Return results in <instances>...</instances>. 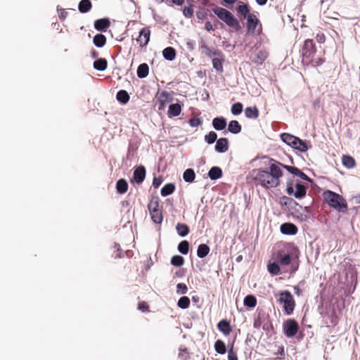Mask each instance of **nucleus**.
Masks as SVG:
<instances>
[{
    "instance_id": "4d7b16f0",
    "label": "nucleus",
    "mask_w": 360,
    "mask_h": 360,
    "mask_svg": "<svg viewBox=\"0 0 360 360\" xmlns=\"http://www.w3.org/2000/svg\"><path fill=\"white\" fill-rule=\"evenodd\" d=\"M196 16L199 20H203L207 18V13L205 11H198L196 13Z\"/></svg>"
},
{
    "instance_id": "bb28decb",
    "label": "nucleus",
    "mask_w": 360,
    "mask_h": 360,
    "mask_svg": "<svg viewBox=\"0 0 360 360\" xmlns=\"http://www.w3.org/2000/svg\"><path fill=\"white\" fill-rule=\"evenodd\" d=\"M108 66V62L105 58H98L94 62V68L98 71H104Z\"/></svg>"
},
{
    "instance_id": "2f4dec72",
    "label": "nucleus",
    "mask_w": 360,
    "mask_h": 360,
    "mask_svg": "<svg viewBox=\"0 0 360 360\" xmlns=\"http://www.w3.org/2000/svg\"><path fill=\"white\" fill-rule=\"evenodd\" d=\"M93 41L96 46L101 48L106 43V37L102 34H97L94 36Z\"/></svg>"
},
{
    "instance_id": "f257e3e1",
    "label": "nucleus",
    "mask_w": 360,
    "mask_h": 360,
    "mask_svg": "<svg viewBox=\"0 0 360 360\" xmlns=\"http://www.w3.org/2000/svg\"><path fill=\"white\" fill-rule=\"evenodd\" d=\"M281 164L271 159L269 167V171L262 169L254 170L252 175L256 184L260 185L266 189L278 186L280 179L283 176Z\"/></svg>"
},
{
    "instance_id": "e2e57ef3",
    "label": "nucleus",
    "mask_w": 360,
    "mask_h": 360,
    "mask_svg": "<svg viewBox=\"0 0 360 360\" xmlns=\"http://www.w3.org/2000/svg\"><path fill=\"white\" fill-rule=\"evenodd\" d=\"M205 28L207 31H212L214 30V27L210 22H206L205 25Z\"/></svg>"
},
{
    "instance_id": "680f3d73",
    "label": "nucleus",
    "mask_w": 360,
    "mask_h": 360,
    "mask_svg": "<svg viewBox=\"0 0 360 360\" xmlns=\"http://www.w3.org/2000/svg\"><path fill=\"white\" fill-rule=\"evenodd\" d=\"M282 200L285 205H291L292 203H295V201L292 198L284 196Z\"/></svg>"
},
{
    "instance_id": "4be33fe9",
    "label": "nucleus",
    "mask_w": 360,
    "mask_h": 360,
    "mask_svg": "<svg viewBox=\"0 0 360 360\" xmlns=\"http://www.w3.org/2000/svg\"><path fill=\"white\" fill-rule=\"evenodd\" d=\"M162 56L165 60L172 61L176 57V51L173 47H167L162 51Z\"/></svg>"
},
{
    "instance_id": "1a4fd4ad",
    "label": "nucleus",
    "mask_w": 360,
    "mask_h": 360,
    "mask_svg": "<svg viewBox=\"0 0 360 360\" xmlns=\"http://www.w3.org/2000/svg\"><path fill=\"white\" fill-rule=\"evenodd\" d=\"M150 31L148 27H143L141 30L136 41L140 43L141 46H146L150 40Z\"/></svg>"
},
{
    "instance_id": "20e7f679",
    "label": "nucleus",
    "mask_w": 360,
    "mask_h": 360,
    "mask_svg": "<svg viewBox=\"0 0 360 360\" xmlns=\"http://www.w3.org/2000/svg\"><path fill=\"white\" fill-rule=\"evenodd\" d=\"M278 301L283 304L284 311L288 315L292 313L295 304L294 298L289 291L284 290L281 292L279 295Z\"/></svg>"
},
{
    "instance_id": "c85d7f7f",
    "label": "nucleus",
    "mask_w": 360,
    "mask_h": 360,
    "mask_svg": "<svg viewBox=\"0 0 360 360\" xmlns=\"http://www.w3.org/2000/svg\"><path fill=\"white\" fill-rule=\"evenodd\" d=\"M176 230L181 237H185L189 233V227L185 224L178 223L176 225Z\"/></svg>"
},
{
    "instance_id": "393cba45",
    "label": "nucleus",
    "mask_w": 360,
    "mask_h": 360,
    "mask_svg": "<svg viewBox=\"0 0 360 360\" xmlns=\"http://www.w3.org/2000/svg\"><path fill=\"white\" fill-rule=\"evenodd\" d=\"M117 192L120 194H124L127 191L128 183L124 179H119L116 183Z\"/></svg>"
},
{
    "instance_id": "58836bf2",
    "label": "nucleus",
    "mask_w": 360,
    "mask_h": 360,
    "mask_svg": "<svg viewBox=\"0 0 360 360\" xmlns=\"http://www.w3.org/2000/svg\"><path fill=\"white\" fill-rule=\"evenodd\" d=\"M190 305V299L186 296L181 297L177 302V306L181 309H187Z\"/></svg>"
},
{
    "instance_id": "5701e85b",
    "label": "nucleus",
    "mask_w": 360,
    "mask_h": 360,
    "mask_svg": "<svg viewBox=\"0 0 360 360\" xmlns=\"http://www.w3.org/2000/svg\"><path fill=\"white\" fill-rule=\"evenodd\" d=\"M241 125L237 120H231L228 125V131L233 134H237L241 131Z\"/></svg>"
},
{
    "instance_id": "7ed1b4c3",
    "label": "nucleus",
    "mask_w": 360,
    "mask_h": 360,
    "mask_svg": "<svg viewBox=\"0 0 360 360\" xmlns=\"http://www.w3.org/2000/svg\"><path fill=\"white\" fill-rule=\"evenodd\" d=\"M212 11L222 21H224L228 26L238 30L240 28V24L238 20L234 17V15L228 10L215 6Z\"/></svg>"
},
{
    "instance_id": "a878e982",
    "label": "nucleus",
    "mask_w": 360,
    "mask_h": 360,
    "mask_svg": "<svg viewBox=\"0 0 360 360\" xmlns=\"http://www.w3.org/2000/svg\"><path fill=\"white\" fill-rule=\"evenodd\" d=\"M92 4L90 0H82L79 3L78 10L82 13H86L90 11Z\"/></svg>"
},
{
    "instance_id": "4468645a",
    "label": "nucleus",
    "mask_w": 360,
    "mask_h": 360,
    "mask_svg": "<svg viewBox=\"0 0 360 360\" xmlns=\"http://www.w3.org/2000/svg\"><path fill=\"white\" fill-rule=\"evenodd\" d=\"M110 25L108 18H101L94 22V27L96 30L101 32H105Z\"/></svg>"
},
{
    "instance_id": "0e129e2a",
    "label": "nucleus",
    "mask_w": 360,
    "mask_h": 360,
    "mask_svg": "<svg viewBox=\"0 0 360 360\" xmlns=\"http://www.w3.org/2000/svg\"><path fill=\"white\" fill-rule=\"evenodd\" d=\"M186 46L188 49L193 50L194 49V42L190 39H188L186 41Z\"/></svg>"
},
{
    "instance_id": "338daca9",
    "label": "nucleus",
    "mask_w": 360,
    "mask_h": 360,
    "mask_svg": "<svg viewBox=\"0 0 360 360\" xmlns=\"http://www.w3.org/2000/svg\"><path fill=\"white\" fill-rule=\"evenodd\" d=\"M257 4L259 6H264L266 4L267 0H255Z\"/></svg>"
},
{
    "instance_id": "9d476101",
    "label": "nucleus",
    "mask_w": 360,
    "mask_h": 360,
    "mask_svg": "<svg viewBox=\"0 0 360 360\" xmlns=\"http://www.w3.org/2000/svg\"><path fill=\"white\" fill-rule=\"evenodd\" d=\"M146 177V169L143 166L140 165L137 167L133 173V179L132 181L136 182V184H141Z\"/></svg>"
},
{
    "instance_id": "69168bd1",
    "label": "nucleus",
    "mask_w": 360,
    "mask_h": 360,
    "mask_svg": "<svg viewBox=\"0 0 360 360\" xmlns=\"http://www.w3.org/2000/svg\"><path fill=\"white\" fill-rule=\"evenodd\" d=\"M316 39H317L318 42L323 43L325 40V37L323 34H317Z\"/></svg>"
},
{
    "instance_id": "6ab92c4d",
    "label": "nucleus",
    "mask_w": 360,
    "mask_h": 360,
    "mask_svg": "<svg viewBox=\"0 0 360 360\" xmlns=\"http://www.w3.org/2000/svg\"><path fill=\"white\" fill-rule=\"evenodd\" d=\"M222 176V170L219 167H212L208 172V176L211 180H217Z\"/></svg>"
},
{
    "instance_id": "b1692460",
    "label": "nucleus",
    "mask_w": 360,
    "mask_h": 360,
    "mask_svg": "<svg viewBox=\"0 0 360 360\" xmlns=\"http://www.w3.org/2000/svg\"><path fill=\"white\" fill-rule=\"evenodd\" d=\"M195 178V173L191 168L186 169L183 173V179L186 183H192Z\"/></svg>"
},
{
    "instance_id": "aec40b11",
    "label": "nucleus",
    "mask_w": 360,
    "mask_h": 360,
    "mask_svg": "<svg viewBox=\"0 0 360 360\" xmlns=\"http://www.w3.org/2000/svg\"><path fill=\"white\" fill-rule=\"evenodd\" d=\"M149 73V67L147 63H141L137 68V76L140 79L146 78Z\"/></svg>"
},
{
    "instance_id": "f8f14e48",
    "label": "nucleus",
    "mask_w": 360,
    "mask_h": 360,
    "mask_svg": "<svg viewBox=\"0 0 360 360\" xmlns=\"http://www.w3.org/2000/svg\"><path fill=\"white\" fill-rule=\"evenodd\" d=\"M281 232L285 235H295L297 232V228L292 223H284L281 226Z\"/></svg>"
},
{
    "instance_id": "c9c22d12",
    "label": "nucleus",
    "mask_w": 360,
    "mask_h": 360,
    "mask_svg": "<svg viewBox=\"0 0 360 360\" xmlns=\"http://www.w3.org/2000/svg\"><path fill=\"white\" fill-rule=\"evenodd\" d=\"M214 349L220 354H225L226 352L225 343L221 340H217L214 343Z\"/></svg>"
},
{
    "instance_id": "6e6552de",
    "label": "nucleus",
    "mask_w": 360,
    "mask_h": 360,
    "mask_svg": "<svg viewBox=\"0 0 360 360\" xmlns=\"http://www.w3.org/2000/svg\"><path fill=\"white\" fill-rule=\"evenodd\" d=\"M282 165V167L285 168L288 172L290 174L300 177V179L309 181H311V179L304 172H302L300 169L297 167L290 166V165H285L283 164H281Z\"/></svg>"
},
{
    "instance_id": "39448f33",
    "label": "nucleus",
    "mask_w": 360,
    "mask_h": 360,
    "mask_svg": "<svg viewBox=\"0 0 360 360\" xmlns=\"http://www.w3.org/2000/svg\"><path fill=\"white\" fill-rule=\"evenodd\" d=\"M295 191L294 190L293 185L291 183H288L286 186V192L288 195H292L295 196V198L297 199H301L306 195V187L299 183L297 182L295 184Z\"/></svg>"
},
{
    "instance_id": "de8ad7c7",
    "label": "nucleus",
    "mask_w": 360,
    "mask_h": 360,
    "mask_svg": "<svg viewBox=\"0 0 360 360\" xmlns=\"http://www.w3.org/2000/svg\"><path fill=\"white\" fill-rule=\"evenodd\" d=\"M212 66L218 72L223 71L221 60L219 58H214L212 59Z\"/></svg>"
},
{
    "instance_id": "09e8293b",
    "label": "nucleus",
    "mask_w": 360,
    "mask_h": 360,
    "mask_svg": "<svg viewBox=\"0 0 360 360\" xmlns=\"http://www.w3.org/2000/svg\"><path fill=\"white\" fill-rule=\"evenodd\" d=\"M238 11L243 15L244 18L249 13V8L248 5L241 4L238 7Z\"/></svg>"
},
{
    "instance_id": "0eeeda50",
    "label": "nucleus",
    "mask_w": 360,
    "mask_h": 360,
    "mask_svg": "<svg viewBox=\"0 0 360 360\" xmlns=\"http://www.w3.org/2000/svg\"><path fill=\"white\" fill-rule=\"evenodd\" d=\"M267 56L268 53L265 50H255L251 53L250 59L257 65H260L267 58Z\"/></svg>"
},
{
    "instance_id": "cd10ccee",
    "label": "nucleus",
    "mask_w": 360,
    "mask_h": 360,
    "mask_svg": "<svg viewBox=\"0 0 360 360\" xmlns=\"http://www.w3.org/2000/svg\"><path fill=\"white\" fill-rule=\"evenodd\" d=\"M210 252V248L206 244H200L198 247L197 250V256L199 258H204L205 257L208 253Z\"/></svg>"
},
{
    "instance_id": "f3484780",
    "label": "nucleus",
    "mask_w": 360,
    "mask_h": 360,
    "mask_svg": "<svg viewBox=\"0 0 360 360\" xmlns=\"http://www.w3.org/2000/svg\"><path fill=\"white\" fill-rule=\"evenodd\" d=\"M291 147L302 153H304L309 149L307 143L300 138H297V141H294Z\"/></svg>"
},
{
    "instance_id": "3c124183",
    "label": "nucleus",
    "mask_w": 360,
    "mask_h": 360,
    "mask_svg": "<svg viewBox=\"0 0 360 360\" xmlns=\"http://www.w3.org/2000/svg\"><path fill=\"white\" fill-rule=\"evenodd\" d=\"M167 97H168V93L167 91H163L160 94V96L159 98L160 106L158 108L160 110L164 109L165 105V101L162 100V98H165V99H167Z\"/></svg>"
},
{
    "instance_id": "f704fd0d",
    "label": "nucleus",
    "mask_w": 360,
    "mask_h": 360,
    "mask_svg": "<svg viewBox=\"0 0 360 360\" xmlns=\"http://www.w3.org/2000/svg\"><path fill=\"white\" fill-rule=\"evenodd\" d=\"M117 100L120 103L125 104L129 100V96L125 90H120L116 95Z\"/></svg>"
},
{
    "instance_id": "dca6fc26",
    "label": "nucleus",
    "mask_w": 360,
    "mask_h": 360,
    "mask_svg": "<svg viewBox=\"0 0 360 360\" xmlns=\"http://www.w3.org/2000/svg\"><path fill=\"white\" fill-rule=\"evenodd\" d=\"M226 120L223 117H217L212 120V126L217 131H221L226 127Z\"/></svg>"
},
{
    "instance_id": "774afa93",
    "label": "nucleus",
    "mask_w": 360,
    "mask_h": 360,
    "mask_svg": "<svg viewBox=\"0 0 360 360\" xmlns=\"http://www.w3.org/2000/svg\"><path fill=\"white\" fill-rule=\"evenodd\" d=\"M184 3V0H174V4L178 6H181Z\"/></svg>"
},
{
    "instance_id": "a19ab883",
    "label": "nucleus",
    "mask_w": 360,
    "mask_h": 360,
    "mask_svg": "<svg viewBox=\"0 0 360 360\" xmlns=\"http://www.w3.org/2000/svg\"><path fill=\"white\" fill-rule=\"evenodd\" d=\"M153 221L155 224H161L162 221V214L160 210L155 211V212H150Z\"/></svg>"
},
{
    "instance_id": "864d4df0",
    "label": "nucleus",
    "mask_w": 360,
    "mask_h": 360,
    "mask_svg": "<svg viewBox=\"0 0 360 360\" xmlns=\"http://www.w3.org/2000/svg\"><path fill=\"white\" fill-rule=\"evenodd\" d=\"M179 358H181L182 360H187L188 358V352L186 348L184 349H180V352L179 354Z\"/></svg>"
},
{
    "instance_id": "a18cd8bd",
    "label": "nucleus",
    "mask_w": 360,
    "mask_h": 360,
    "mask_svg": "<svg viewBox=\"0 0 360 360\" xmlns=\"http://www.w3.org/2000/svg\"><path fill=\"white\" fill-rule=\"evenodd\" d=\"M243 105L241 103L237 102L232 105L231 112L234 115H240L243 112Z\"/></svg>"
},
{
    "instance_id": "c03bdc74",
    "label": "nucleus",
    "mask_w": 360,
    "mask_h": 360,
    "mask_svg": "<svg viewBox=\"0 0 360 360\" xmlns=\"http://www.w3.org/2000/svg\"><path fill=\"white\" fill-rule=\"evenodd\" d=\"M184 263V259L180 255H174L171 259V264L174 266H181Z\"/></svg>"
},
{
    "instance_id": "bf43d9fd",
    "label": "nucleus",
    "mask_w": 360,
    "mask_h": 360,
    "mask_svg": "<svg viewBox=\"0 0 360 360\" xmlns=\"http://www.w3.org/2000/svg\"><path fill=\"white\" fill-rule=\"evenodd\" d=\"M162 184V179L155 177L153 180V186L155 188H158Z\"/></svg>"
},
{
    "instance_id": "a211bd4d",
    "label": "nucleus",
    "mask_w": 360,
    "mask_h": 360,
    "mask_svg": "<svg viewBox=\"0 0 360 360\" xmlns=\"http://www.w3.org/2000/svg\"><path fill=\"white\" fill-rule=\"evenodd\" d=\"M181 112V106L179 103H172L169 105L167 112L169 117H176L180 115Z\"/></svg>"
},
{
    "instance_id": "13d9d810",
    "label": "nucleus",
    "mask_w": 360,
    "mask_h": 360,
    "mask_svg": "<svg viewBox=\"0 0 360 360\" xmlns=\"http://www.w3.org/2000/svg\"><path fill=\"white\" fill-rule=\"evenodd\" d=\"M57 10L58 11H60V13H59V18L64 20L68 15V12L64 9H59V6L57 7Z\"/></svg>"
},
{
    "instance_id": "37998d69",
    "label": "nucleus",
    "mask_w": 360,
    "mask_h": 360,
    "mask_svg": "<svg viewBox=\"0 0 360 360\" xmlns=\"http://www.w3.org/2000/svg\"><path fill=\"white\" fill-rule=\"evenodd\" d=\"M268 271L269 272L274 276L278 275L280 274V267L278 263L272 262L269 264L268 265Z\"/></svg>"
},
{
    "instance_id": "603ef678",
    "label": "nucleus",
    "mask_w": 360,
    "mask_h": 360,
    "mask_svg": "<svg viewBox=\"0 0 360 360\" xmlns=\"http://www.w3.org/2000/svg\"><path fill=\"white\" fill-rule=\"evenodd\" d=\"M189 124L191 127H195L202 124L200 118H191L189 120Z\"/></svg>"
},
{
    "instance_id": "412c9836",
    "label": "nucleus",
    "mask_w": 360,
    "mask_h": 360,
    "mask_svg": "<svg viewBox=\"0 0 360 360\" xmlns=\"http://www.w3.org/2000/svg\"><path fill=\"white\" fill-rule=\"evenodd\" d=\"M217 328L225 335H229L231 330L229 322L224 319L218 323Z\"/></svg>"
},
{
    "instance_id": "79ce46f5",
    "label": "nucleus",
    "mask_w": 360,
    "mask_h": 360,
    "mask_svg": "<svg viewBox=\"0 0 360 360\" xmlns=\"http://www.w3.org/2000/svg\"><path fill=\"white\" fill-rule=\"evenodd\" d=\"M217 141V134L216 132L211 131L205 136V141L207 144H212Z\"/></svg>"
},
{
    "instance_id": "ea45409f",
    "label": "nucleus",
    "mask_w": 360,
    "mask_h": 360,
    "mask_svg": "<svg viewBox=\"0 0 360 360\" xmlns=\"http://www.w3.org/2000/svg\"><path fill=\"white\" fill-rule=\"evenodd\" d=\"M189 250V243L187 240H182L179 243L178 245V251L183 254L186 255L188 254Z\"/></svg>"
},
{
    "instance_id": "ddd939ff",
    "label": "nucleus",
    "mask_w": 360,
    "mask_h": 360,
    "mask_svg": "<svg viewBox=\"0 0 360 360\" xmlns=\"http://www.w3.org/2000/svg\"><path fill=\"white\" fill-rule=\"evenodd\" d=\"M216 142L215 150L217 152L223 153L228 150L229 141L226 138H220Z\"/></svg>"
},
{
    "instance_id": "7c9ffc66",
    "label": "nucleus",
    "mask_w": 360,
    "mask_h": 360,
    "mask_svg": "<svg viewBox=\"0 0 360 360\" xmlns=\"http://www.w3.org/2000/svg\"><path fill=\"white\" fill-rule=\"evenodd\" d=\"M298 137L295 136L290 134L288 133H283L281 134V140L286 143L288 146H291L294 143L295 141H297V139Z\"/></svg>"
},
{
    "instance_id": "052dcab7",
    "label": "nucleus",
    "mask_w": 360,
    "mask_h": 360,
    "mask_svg": "<svg viewBox=\"0 0 360 360\" xmlns=\"http://www.w3.org/2000/svg\"><path fill=\"white\" fill-rule=\"evenodd\" d=\"M148 306L146 302H142L139 304V309L141 310L142 311H146L148 310Z\"/></svg>"
},
{
    "instance_id": "c756f323",
    "label": "nucleus",
    "mask_w": 360,
    "mask_h": 360,
    "mask_svg": "<svg viewBox=\"0 0 360 360\" xmlns=\"http://www.w3.org/2000/svg\"><path fill=\"white\" fill-rule=\"evenodd\" d=\"M245 115L250 119H256L259 116V111L256 107H248L245 110Z\"/></svg>"
},
{
    "instance_id": "2eb2a0df",
    "label": "nucleus",
    "mask_w": 360,
    "mask_h": 360,
    "mask_svg": "<svg viewBox=\"0 0 360 360\" xmlns=\"http://www.w3.org/2000/svg\"><path fill=\"white\" fill-rule=\"evenodd\" d=\"M258 24V19L254 14H248L247 17V27L249 32L254 33Z\"/></svg>"
},
{
    "instance_id": "6e6d98bb",
    "label": "nucleus",
    "mask_w": 360,
    "mask_h": 360,
    "mask_svg": "<svg viewBox=\"0 0 360 360\" xmlns=\"http://www.w3.org/2000/svg\"><path fill=\"white\" fill-rule=\"evenodd\" d=\"M229 360H238L236 353L233 351V348L230 349L228 352Z\"/></svg>"
},
{
    "instance_id": "423d86ee",
    "label": "nucleus",
    "mask_w": 360,
    "mask_h": 360,
    "mask_svg": "<svg viewBox=\"0 0 360 360\" xmlns=\"http://www.w3.org/2000/svg\"><path fill=\"white\" fill-rule=\"evenodd\" d=\"M283 333L287 338L294 337L298 331L299 326L294 319H288L283 323Z\"/></svg>"
},
{
    "instance_id": "5fc2aeb1",
    "label": "nucleus",
    "mask_w": 360,
    "mask_h": 360,
    "mask_svg": "<svg viewBox=\"0 0 360 360\" xmlns=\"http://www.w3.org/2000/svg\"><path fill=\"white\" fill-rule=\"evenodd\" d=\"M183 13H184V15H185V17L191 18L193 14V10L192 7H191V6L185 7L184 8Z\"/></svg>"
},
{
    "instance_id": "8fccbe9b",
    "label": "nucleus",
    "mask_w": 360,
    "mask_h": 360,
    "mask_svg": "<svg viewBox=\"0 0 360 360\" xmlns=\"http://www.w3.org/2000/svg\"><path fill=\"white\" fill-rule=\"evenodd\" d=\"M188 291V288L186 284L179 283L176 285V293L179 295L186 294Z\"/></svg>"
},
{
    "instance_id": "4c0bfd02",
    "label": "nucleus",
    "mask_w": 360,
    "mask_h": 360,
    "mask_svg": "<svg viewBox=\"0 0 360 360\" xmlns=\"http://www.w3.org/2000/svg\"><path fill=\"white\" fill-rule=\"evenodd\" d=\"M159 200L158 197H153L150 202L148 205L149 212H155L156 210H159Z\"/></svg>"
},
{
    "instance_id": "f03ea898",
    "label": "nucleus",
    "mask_w": 360,
    "mask_h": 360,
    "mask_svg": "<svg viewBox=\"0 0 360 360\" xmlns=\"http://www.w3.org/2000/svg\"><path fill=\"white\" fill-rule=\"evenodd\" d=\"M323 196L324 200L329 206L333 207L338 212L346 211L347 205L342 197L339 194L331 191H326L323 193Z\"/></svg>"
},
{
    "instance_id": "72a5a7b5",
    "label": "nucleus",
    "mask_w": 360,
    "mask_h": 360,
    "mask_svg": "<svg viewBox=\"0 0 360 360\" xmlns=\"http://www.w3.org/2000/svg\"><path fill=\"white\" fill-rule=\"evenodd\" d=\"M342 163L345 167L348 169H352L355 166L354 159L349 155H343L342 157Z\"/></svg>"
},
{
    "instance_id": "473e14b6",
    "label": "nucleus",
    "mask_w": 360,
    "mask_h": 360,
    "mask_svg": "<svg viewBox=\"0 0 360 360\" xmlns=\"http://www.w3.org/2000/svg\"><path fill=\"white\" fill-rule=\"evenodd\" d=\"M175 189V186L174 184L169 183L165 185L160 191V193L162 196L165 197L171 195Z\"/></svg>"
},
{
    "instance_id": "e433bc0d",
    "label": "nucleus",
    "mask_w": 360,
    "mask_h": 360,
    "mask_svg": "<svg viewBox=\"0 0 360 360\" xmlns=\"http://www.w3.org/2000/svg\"><path fill=\"white\" fill-rule=\"evenodd\" d=\"M243 302L245 306L253 308L256 306L257 299L254 295H249L244 298Z\"/></svg>"
},
{
    "instance_id": "49530a36",
    "label": "nucleus",
    "mask_w": 360,
    "mask_h": 360,
    "mask_svg": "<svg viewBox=\"0 0 360 360\" xmlns=\"http://www.w3.org/2000/svg\"><path fill=\"white\" fill-rule=\"evenodd\" d=\"M279 262L282 265H288L291 262V257L288 255H281V253L278 255Z\"/></svg>"
},
{
    "instance_id": "9b49d317",
    "label": "nucleus",
    "mask_w": 360,
    "mask_h": 360,
    "mask_svg": "<svg viewBox=\"0 0 360 360\" xmlns=\"http://www.w3.org/2000/svg\"><path fill=\"white\" fill-rule=\"evenodd\" d=\"M315 52L314 44L311 39L305 40L302 47V55L309 58Z\"/></svg>"
}]
</instances>
